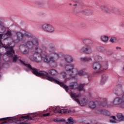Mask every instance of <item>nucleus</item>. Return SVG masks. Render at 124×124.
I'll list each match as a JSON object with an SVG mask.
<instances>
[{"label":"nucleus","mask_w":124,"mask_h":124,"mask_svg":"<svg viewBox=\"0 0 124 124\" xmlns=\"http://www.w3.org/2000/svg\"><path fill=\"white\" fill-rule=\"evenodd\" d=\"M65 69L66 71L69 72L70 76H71V77L74 78L76 75H77L78 71H77V69L74 68V66L73 64L66 65Z\"/></svg>","instance_id":"423d86ee"},{"label":"nucleus","mask_w":124,"mask_h":124,"mask_svg":"<svg viewBox=\"0 0 124 124\" xmlns=\"http://www.w3.org/2000/svg\"><path fill=\"white\" fill-rule=\"evenodd\" d=\"M5 32V27L2 25H0V33H4Z\"/></svg>","instance_id":"c85d7f7f"},{"label":"nucleus","mask_w":124,"mask_h":124,"mask_svg":"<svg viewBox=\"0 0 124 124\" xmlns=\"http://www.w3.org/2000/svg\"><path fill=\"white\" fill-rule=\"evenodd\" d=\"M19 61L20 62L21 64H23V65H25V66H26V67H27V68H28V65H31L30 64H26V63H25V62L24 61H22V60H21V59H19Z\"/></svg>","instance_id":"f704fd0d"},{"label":"nucleus","mask_w":124,"mask_h":124,"mask_svg":"<svg viewBox=\"0 0 124 124\" xmlns=\"http://www.w3.org/2000/svg\"><path fill=\"white\" fill-rule=\"evenodd\" d=\"M79 0H73L75 2H79Z\"/></svg>","instance_id":"09e8293b"},{"label":"nucleus","mask_w":124,"mask_h":124,"mask_svg":"<svg viewBox=\"0 0 124 124\" xmlns=\"http://www.w3.org/2000/svg\"><path fill=\"white\" fill-rule=\"evenodd\" d=\"M110 118H112V119H113V120H116V117L114 116H112L110 117Z\"/></svg>","instance_id":"de8ad7c7"},{"label":"nucleus","mask_w":124,"mask_h":124,"mask_svg":"<svg viewBox=\"0 0 124 124\" xmlns=\"http://www.w3.org/2000/svg\"><path fill=\"white\" fill-rule=\"evenodd\" d=\"M83 100H85V98H83Z\"/></svg>","instance_id":"bf43d9fd"},{"label":"nucleus","mask_w":124,"mask_h":124,"mask_svg":"<svg viewBox=\"0 0 124 124\" xmlns=\"http://www.w3.org/2000/svg\"><path fill=\"white\" fill-rule=\"evenodd\" d=\"M61 76L63 77V78H65L66 77V73L64 72H62L61 73Z\"/></svg>","instance_id":"ea45409f"},{"label":"nucleus","mask_w":124,"mask_h":124,"mask_svg":"<svg viewBox=\"0 0 124 124\" xmlns=\"http://www.w3.org/2000/svg\"><path fill=\"white\" fill-rule=\"evenodd\" d=\"M24 35H25V36H27V37H33V35L29 32H27L24 33Z\"/></svg>","instance_id":"473e14b6"},{"label":"nucleus","mask_w":124,"mask_h":124,"mask_svg":"<svg viewBox=\"0 0 124 124\" xmlns=\"http://www.w3.org/2000/svg\"><path fill=\"white\" fill-rule=\"evenodd\" d=\"M47 50L49 53H52L54 54V58H57L59 59V58H61V57H63V54L62 53H55V51H56V48L54 47L53 44L51 43H48L47 44Z\"/></svg>","instance_id":"0eeeda50"},{"label":"nucleus","mask_w":124,"mask_h":124,"mask_svg":"<svg viewBox=\"0 0 124 124\" xmlns=\"http://www.w3.org/2000/svg\"><path fill=\"white\" fill-rule=\"evenodd\" d=\"M4 36L5 38H4V40H5V39H6L7 38H9L11 37V36H12V33L11 32V31H8L4 35Z\"/></svg>","instance_id":"b1692460"},{"label":"nucleus","mask_w":124,"mask_h":124,"mask_svg":"<svg viewBox=\"0 0 124 124\" xmlns=\"http://www.w3.org/2000/svg\"><path fill=\"white\" fill-rule=\"evenodd\" d=\"M41 47L42 49L40 48V47H35V53L33 55V58L31 59L32 61H34L35 62H40V60H39L36 56H37V55H40V57H41V54H45V53L47 52V48L46 46H45L42 45Z\"/></svg>","instance_id":"20e7f679"},{"label":"nucleus","mask_w":124,"mask_h":124,"mask_svg":"<svg viewBox=\"0 0 124 124\" xmlns=\"http://www.w3.org/2000/svg\"><path fill=\"white\" fill-rule=\"evenodd\" d=\"M60 58H64L65 62L68 63L72 62V61H73L72 57L69 55L64 56V55L63 54V56L62 57H60Z\"/></svg>","instance_id":"f3484780"},{"label":"nucleus","mask_w":124,"mask_h":124,"mask_svg":"<svg viewBox=\"0 0 124 124\" xmlns=\"http://www.w3.org/2000/svg\"><path fill=\"white\" fill-rule=\"evenodd\" d=\"M15 123L18 124V116L17 117H9L0 119V124H9Z\"/></svg>","instance_id":"39448f33"},{"label":"nucleus","mask_w":124,"mask_h":124,"mask_svg":"<svg viewBox=\"0 0 124 124\" xmlns=\"http://www.w3.org/2000/svg\"><path fill=\"white\" fill-rule=\"evenodd\" d=\"M81 53H86V54H91L93 52L92 47L89 46H85L80 49Z\"/></svg>","instance_id":"ddd939ff"},{"label":"nucleus","mask_w":124,"mask_h":124,"mask_svg":"<svg viewBox=\"0 0 124 124\" xmlns=\"http://www.w3.org/2000/svg\"><path fill=\"white\" fill-rule=\"evenodd\" d=\"M117 118L118 119L120 122L124 121V116L122 113H118L117 115Z\"/></svg>","instance_id":"a878e982"},{"label":"nucleus","mask_w":124,"mask_h":124,"mask_svg":"<svg viewBox=\"0 0 124 124\" xmlns=\"http://www.w3.org/2000/svg\"><path fill=\"white\" fill-rule=\"evenodd\" d=\"M2 39V34H0V44L2 45V46H4L2 43L1 42V39Z\"/></svg>","instance_id":"a19ab883"},{"label":"nucleus","mask_w":124,"mask_h":124,"mask_svg":"<svg viewBox=\"0 0 124 124\" xmlns=\"http://www.w3.org/2000/svg\"><path fill=\"white\" fill-rule=\"evenodd\" d=\"M116 50H118V49H119L120 50H121V49H122V48L121 47H119V46H117L116 47Z\"/></svg>","instance_id":"a18cd8bd"},{"label":"nucleus","mask_w":124,"mask_h":124,"mask_svg":"<svg viewBox=\"0 0 124 124\" xmlns=\"http://www.w3.org/2000/svg\"><path fill=\"white\" fill-rule=\"evenodd\" d=\"M69 87L70 89H72V90H75L77 89V87H78V83L77 82H71L69 84Z\"/></svg>","instance_id":"6ab92c4d"},{"label":"nucleus","mask_w":124,"mask_h":124,"mask_svg":"<svg viewBox=\"0 0 124 124\" xmlns=\"http://www.w3.org/2000/svg\"><path fill=\"white\" fill-rule=\"evenodd\" d=\"M42 29L47 32H54L55 31V28L53 26L49 24H45L42 25Z\"/></svg>","instance_id":"9b49d317"},{"label":"nucleus","mask_w":124,"mask_h":124,"mask_svg":"<svg viewBox=\"0 0 124 124\" xmlns=\"http://www.w3.org/2000/svg\"><path fill=\"white\" fill-rule=\"evenodd\" d=\"M18 59H19V56L17 55H15L13 57V62H16L17 61H18Z\"/></svg>","instance_id":"2f4dec72"},{"label":"nucleus","mask_w":124,"mask_h":124,"mask_svg":"<svg viewBox=\"0 0 124 124\" xmlns=\"http://www.w3.org/2000/svg\"><path fill=\"white\" fill-rule=\"evenodd\" d=\"M21 53H22L23 55H28V54H29V50L25 49L23 51H21Z\"/></svg>","instance_id":"58836bf2"},{"label":"nucleus","mask_w":124,"mask_h":124,"mask_svg":"<svg viewBox=\"0 0 124 124\" xmlns=\"http://www.w3.org/2000/svg\"><path fill=\"white\" fill-rule=\"evenodd\" d=\"M69 5H70V6L72 5V3H69Z\"/></svg>","instance_id":"5fc2aeb1"},{"label":"nucleus","mask_w":124,"mask_h":124,"mask_svg":"<svg viewBox=\"0 0 124 124\" xmlns=\"http://www.w3.org/2000/svg\"><path fill=\"white\" fill-rule=\"evenodd\" d=\"M107 79H108V77L105 74H103L102 75L100 84L104 85L105 84V82L107 81Z\"/></svg>","instance_id":"a211bd4d"},{"label":"nucleus","mask_w":124,"mask_h":124,"mask_svg":"<svg viewBox=\"0 0 124 124\" xmlns=\"http://www.w3.org/2000/svg\"><path fill=\"white\" fill-rule=\"evenodd\" d=\"M82 61H84V62H90V61H93L92 58L91 57H85L81 58Z\"/></svg>","instance_id":"c756f323"},{"label":"nucleus","mask_w":124,"mask_h":124,"mask_svg":"<svg viewBox=\"0 0 124 124\" xmlns=\"http://www.w3.org/2000/svg\"><path fill=\"white\" fill-rule=\"evenodd\" d=\"M99 112L102 115H104V116H110V112L108 110L105 109H100Z\"/></svg>","instance_id":"5701e85b"},{"label":"nucleus","mask_w":124,"mask_h":124,"mask_svg":"<svg viewBox=\"0 0 124 124\" xmlns=\"http://www.w3.org/2000/svg\"><path fill=\"white\" fill-rule=\"evenodd\" d=\"M1 56H2V54L0 53V58H1Z\"/></svg>","instance_id":"3c124183"},{"label":"nucleus","mask_w":124,"mask_h":124,"mask_svg":"<svg viewBox=\"0 0 124 124\" xmlns=\"http://www.w3.org/2000/svg\"><path fill=\"white\" fill-rule=\"evenodd\" d=\"M102 68L105 70L108 69V62H106V64L103 65Z\"/></svg>","instance_id":"72a5a7b5"},{"label":"nucleus","mask_w":124,"mask_h":124,"mask_svg":"<svg viewBox=\"0 0 124 124\" xmlns=\"http://www.w3.org/2000/svg\"><path fill=\"white\" fill-rule=\"evenodd\" d=\"M101 39L103 42H107L109 40V38L107 36H102L101 37Z\"/></svg>","instance_id":"cd10ccee"},{"label":"nucleus","mask_w":124,"mask_h":124,"mask_svg":"<svg viewBox=\"0 0 124 124\" xmlns=\"http://www.w3.org/2000/svg\"><path fill=\"white\" fill-rule=\"evenodd\" d=\"M89 107L91 109H94L96 107V104H95L94 102L91 101L89 103Z\"/></svg>","instance_id":"393cba45"},{"label":"nucleus","mask_w":124,"mask_h":124,"mask_svg":"<svg viewBox=\"0 0 124 124\" xmlns=\"http://www.w3.org/2000/svg\"><path fill=\"white\" fill-rule=\"evenodd\" d=\"M60 107H57L56 108H52L51 110L54 112V113H58L59 114H65L66 113H70V111H68L67 109H62L60 110Z\"/></svg>","instance_id":"f8f14e48"},{"label":"nucleus","mask_w":124,"mask_h":124,"mask_svg":"<svg viewBox=\"0 0 124 124\" xmlns=\"http://www.w3.org/2000/svg\"><path fill=\"white\" fill-rule=\"evenodd\" d=\"M28 68L31 71L32 73L37 76L38 77H42L44 79H46L48 80V81H50V82H53L54 83H56V84H58L62 88L65 89V91L67 93H68V86L66 85H64V82H62L57 79L54 78L53 77H50L49 75L48 72L44 71H39L38 69L35 68H32L31 65H27Z\"/></svg>","instance_id":"f257e3e1"},{"label":"nucleus","mask_w":124,"mask_h":124,"mask_svg":"<svg viewBox=\"0 0 124 124\" xmlns=\"http://www.w3.org/2000/svg\"><path fill=\"white\" fill-rule=\"evenodd\" d=\"M99 105L103 107H106V106H107V100L106 98L101 99V102L99 103Z\"/></svg>","instance_id":"412c9836"},{"label":"nucleus","mask_w":124,"mask_h":124,"mask_svg":"<svg viewBox=\"0 0 124 124\" xmlns=\"http://www.w3.org/2000/svg\"><path fill=\"white\" fill-rule=\"evenodd\" d=\"M54 122L57 123H65V120L64 119H57L55 120Z\"/></svg>","instance_id":"7c9ffc66"},{"label":"nucleus","mask_w":124,"mask_h":124,"mask_svg":"<svg viewBox=\"0 0 124 124\" xmlns=\"http://www.w3.org/2000/svg\"><path fill=\"white\" fill-rule=\"evenodd\" d=\"M68 122H69V124H74V121L72 117H70L68 119Z\"/></svg>","instance_id":"c9c22d12"},{"label":"nucleus","mask_w":124,"mask_h":124,"mask_svg":"<svg viewBox=\"0 0 124 124\" xmlns=\"http://www.w3.org/2000/svg\"><path fill=\"white\" fill-rule=\"evenodd\" d=\"M1 25V21H0V26Z\"/></svg>","instance_id":"6e6d98bb"},{"label":"nucleus","mask_w":124,"mask_h":124,"mask_svg":"<svg viewBox=\"0 0 124 124\" xmlns=\"http://www.w3.org/2000/svg\"><path fill=\"white\" fill-rule=\"evenodd\" d=\"M70 95L71 97H74V98H75V101H76V102H77V103L78 104H80V105H82L81 104V103L80 102V101L79 100V99L76 98L77 97H81V93L77 94L75 93H71Z\"/></svg>","instance_id":"4468645a"},{"label":"nucleus","mask_w":124,"mask_h":124,"mask_svg":"<svg viewBox=\"0 0 124 124\" xmlns=\"http://www.w3.org/2000/svg\"><path fill=\"white\" fill-rule=\"evenodd\" d=\"M117 89H119V86L116 87Z\"/></svg>","instance_id":"4d7b16f0"},{"label":"nucleus","mask_w":124,"mask_h":124,"mask_svg":"<svg viewBox=\"0 0 124 124\" xmlns=\"http://www.w3.org/2000/svg\"><path fill=\"white\" fill-rule=\"evenodd\" d=\"M68 80H69V78H65L64 81L65 82H67Z\"/></svg>","instance_id":"8fccbe9b"},{"label":"nucleus","mask_w":124,"mask_h":124,"mask_svg":"<svg viewBox=\"0 0 124 124\" xmlns=\"http://www.w3.org/2000/svg\"><path fill=\"white\" fill-rule=\"evenodd\" d=\"M83 43L86 45H89L90 44H92V40L88 39H85L83 40Z\"/></svg>","instance_id":"bb28decb"},{"label":"nucleus","mask_w":124,"mask_h":124,"mask_svg":"<svg viewBox=\"0 0 124 124\" xmlns=\"http://www.w3.org/2000/svg\"><path fill=\"white\" fill-rule=\"evenodd\" d=\"M87 85H88V84H86V83L80 84L78 86H77V89H78V91L79 92H81V91H85L84 87H85V86H87Z\"/></svg>","instance_id":"4be33fe9"},{"label":"nucleus","mask_w":124,"mask_h":124,"mask_svg":"<svg viewBox=\"0 0 124 124\" xmlns=\"http://www.w3.org/2000/svg\"><path fill=\"white\" fill-rule=\"evenodd\" d=\"M100 73V72H96V73H94V75H97V74H99Z\"/></svg>","instance_id":"49530a36"},{"label":"nucleus","mask_w":124,"mask_h":124,"mask_svg":"<svg viewBox=\"0 0 124 124\" xmlns=\"http://www.w3.org/2000/svg\"><path fill=\"white\" fill-rule=\"evenodd\" d=\"M66 123V124H69V122L68 121V122H65Z\"/></svg>","instance_id":"864d4df0"},{"label":"nucleus","mask_w":124,"mask_h":124,"mask_svg":"<svg viewBox=\"0 0 124 124\" xmlns=\"http://www.w3.org/2000/svg\"><path fill=\"white\" fill-rule=\"evenodd\" d=\"M2 47L3 48H5V50H6L5 55H6L8 58H13V56L15 55V51H14L13 46H3Z\"/></svg>","instance_id":"6e6552de"},{"label":"nucleus","mask_w":124,"mask_h":124,"mask_svg":"<svg viewBox=\"0 0 124 124\" xmlns=\"http://www.w3.org/2000/svg\"><path fill=\"white\" fill-rule=\"evenodd\" d=\"M114 91H116V89H114Z\"/></svg>","instance_id":"052dcab7"},{"label":"nucleus","mask_w":124,"mask_h":124,"mask_svg":"<svg viewBox=\"0 0 124 124\" xmlns=\"http://www.w3.org/2000/svg\"><path fill=\"white\" fill-rule=\"evenodd\" d=\"M16 40L18 41H22L23 40V38H24V34L23 33L20 31L16 32Z\"/></svg>","instance_id":"dca6fc26"},{"label":"nucleus","mask_w":124,"mask_h":124,"mask_svg":"<svg viewBox=\"0 0 124 124\" xmlns=\"http://www.w3.org/2000/svg\"><path fill=\"white\" fill-rule=\"evenodd\" d=\"M0 77H1V76L0 75Z\"/></svg>","instance_id":"13d9d810"},{"label":"nucleus","mask_w":124,"mask_h":124,"mask_svg":"<svg viewBox=\"0 0 124 124\" xmlns=\"http://www.w3.org/2000/svg\"><path fill=\"white\" fill-rule=\"evenodd\" d=\"M51 60H54V57H49V56L47 55V51L45 52L44 54H41V60H39L41 62V60L44 61L46 63H48L51 62Z\"/></svg>","instance_id":"9d476101"},{"label":"nucleus","mask_w":124,"mask_h":124,"mask_svg":"<svg viewBox=\"0 0 124 124\" xmlns=\"http://www.w3.org/2000/svg\"><path fill=\"white\" fill-rule=\"evenodd\" d=\"M38 5H41V4H42L41 2H38Z\"/></svg>","instance_id":"603ef678"},{"label":"nucleus","mask_w":124,"mask_h":124,"mask_svg":"<svg viewBox=\"0 0 124 124\" xmlns=\"http://www.w3.org/2000/svg\"><path fill=\"white\" fill-rule=\"evenodd\" d=\"M39 45V41L37 38H35L31 41H28L26 43V46L28 49H32L34 46H38Z\"/></svg>","instance_id":"1a4fd4ad"},{"label":"nucleus","mask_w":124,"mask_h":124,"mask_svg":"<svg viewBox=\"0 0 124 124\" xmlns=\"http://www.w3.org/2000/svg\"><path fill=\"white\" fill-rule=\"evenodd\" d=\"M92 68L94 70H99L101 68V64L97 62H94L92 64Z\"/></svg>","instance_id":"2eb2a0df"},{"label":"nucleus","mask_w":124,"mask_h":124,"mask_svg":"<svg viewBox=\"0 0 124 124\" xmlns=\"http://www.w3.org/2000/svg\"><path fill=\"white\" fill-rule=\"evenodd\" d=\"M50 115V113H44L43 114V117H48Z\"/></svg>","instance_id":"79ce46f5"},{"label":"nucleus","mask_w":124,"mask_h":124,"mask_svg":"<svg viewBox=\"0 0 124 124\" xmlns=\"http://www.w3.org/2000/svg\"><path fill=\"white\" fill-rule=\"evenodd\" d=\"M116 40H117V39L115 37H112L110 39V42H112V43H115Z\"/></svg>","instance_id":"4c0bfd02"},{"label":"nucleus","mask_w":124,"mask_h":124,"mask_svg":"<svg viewBox=\"0 0 124 124\" xmlns=\"http://www.w3.org/2000/svg\"><path fill=\"white\" fill-rule=\"evenodd\" d=\"M73 8L76 13H82L84 15H92L93 10L90 9H84V6L76 3L73 5Z\"/></svg>","instance_id":"7ed1b4c3"},{"label":"nucleus","mask_w":124,"mask_h":124,"mask_svg":"<svg viewBox=\"0 0 124 124\" xmlns=\"http://www.w3.org/2000/svg\"><path fill=\"white\" fill-rule=\"evenodd\" d=\"M109 122L110 123H116V121L115 120H110Z\"/></svg>","instance_id":"c03bdc74"},{"label":"nucleus","mask_w":124,"mask_h":124,"mask_svg":"<svg viewBox=\"0 0 124 124\" xmlns=\"http://www.w3.org/2000/svg\"><path fill=\"white\" fill-rule=\"evenodd\" d=\"M83 73H84V72H83V71H82V70L79 71L78 72V74L79 75H83Z\"/></svg>","instance_id":"37998d69"},{"label":"nucleus","mask_w":124,"mask_h":124,"mask_svg":"<svg viewBox=\"0 0 124 124\" xmlns=\"http://www.w3.org/2000/svg\"><path fill=\"white\" fill-rule=\"evenodd\" d=\"M98 51H100V52H104L106 49H105V47L103 46H99L98 48Z\"/></svg>","instance_id":"e433bc0d"},{"label":"nucleus","mask_w":124,"mask_h":124,"mask_svg":"<svg viewBox=\"0 0 124 124\" xmlns=\"http://www.w3.org/2000/svg\"><path fill=\"white\" fill-rule=\"evenodd\" d=\"M100 9L105 14H117V15H120L122 14L121 10L116 7H108L102 5L100 6Z\"/></svg>","instance_id":"f03ea898"},{"label":"nucleus","mask_w":124,"mask_h":124,"mask_svg":"<svg viewBox=\"0 0 124 124\" xmlns=\"http://www.w3.org/2000/svg\"><path fill=\"white\" fill-rule=\"evenodd\" d=\"M48 73H47L48 74V75L49 74L52 75V76H57V75H58V71H57V70L54 69L49 70L48 71Z\"/></svg>","instance_id":"aec40b11"}]
</instances>
